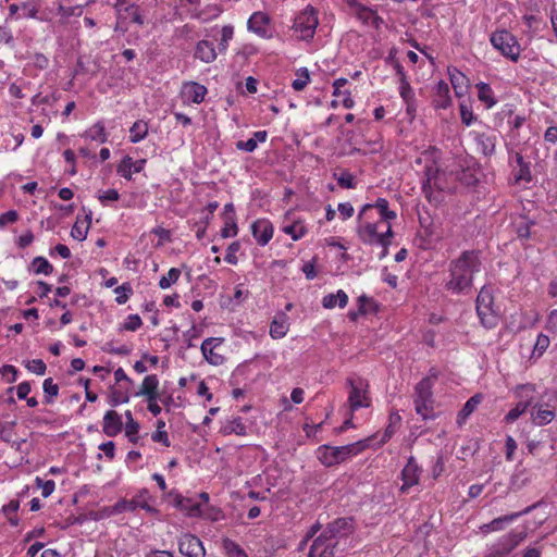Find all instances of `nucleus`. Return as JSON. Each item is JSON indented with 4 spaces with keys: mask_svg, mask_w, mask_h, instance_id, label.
<instances>
[{
    "mask_svg": "<svg viewBox=\"0 0 557 557\" xmlns=\"http://www.w3.org/2000/svg\"><path fill=\"white\" fill-rule=\"evenodd\" d=\"M222 9L218 4H208L203 9L193 14V17L200 20L202 23H207L220 16Z\"/></svg>",
    "mask_w": 557,
    "mask_h": 557,
    "instance_id": "58836bf2",
    "label": "nucleus"
},
{
    "mask_svg": "<svg viewBox=\"0 0 557 557\" xmlns=\"http://www.w3.org/2000/svg\"><path fill=\"white\" fill-rule=\"evenodd\" d=\"M152 497L147 488H141L132 499H120L116 502L110 513L119 515L123 512H133L143 509L147 512L154 513L157 510L151 505Z\"/></svg>",
    "mask_w": 557,
    "mask_h": 557,
    "instance_id": "423d86ee",
    "label": "nucleus"
},
{
    "mask_svg": "<svg viewBox=\"0 0 557 557\" xmlns=\"http://www.w3.org/2000/svg\"><path fill=\"white\" fill-rule=\"evenodd\" d=\"M224 548L231 557H248L244 549L234 541H224Z\"/></svg>",
    "mask_w": 557,
    "mask_h": 557,
    "instance_id": "bf43d9fd",
    "label": "nucleus"
},
{
    "mask_svg": "<svg viewBox=\"0 0 557 557\" xmlns=\"http://www.w3.org/2000/svg\"><path fill=\"white\" fill-rule=\"evenodd\" d=\"M321 304L325 309H334L335 307L345 308L348 304V295L343 289L323 296Z\"/></svg>",
    "mask_w": 557,
    "mask_h": 557,
    "instance_id": "473e14b6",
    "label": "nucleus"
},
{
    "mask_svg": "<svg viewBox=\"0 0 557 557\" xmlns=\"http://www.w3.org/2000/svg\"><path fill=\"white\" fill-rule=\"evenodd\" d=\"M289 326V317L284 312H278L270 323L269 334L273 339H281L287 335Z\"/></svg>",
    "mask_w": 557,
    "mask_h": 557,
    "instance_id": "b1692460",
    "label": "nucleus"
},
{
    "mask_svg": "<svg viewBox=\"0 0 557 557\" xmlns=\"http://www.w3.org/2000/svg\"><path fill=\"white\" fill-rule=\"evenodd\" d=\"M396 218V211L389 208L385 198L363 205L356 218V235L359 242L366 246L385 245L387 238H394L392 223Z\"/></svg>",
    "mask_w": 557,
    "mask_h": 557,
    "instance_id": "f257e3e1",
    "label": "nucleus"
},
{
    "mask_svg": "<svg viewBox=\"0 0 557 557\" xmlns=\"http://www.w3.org/2000/svg\"><path fill=\"white\" fill-rule=\"evenodd\" d=\"M349 385L348 404L351 411L360 408H368L371 405L369 395V383L362 377H349L347 380Z\"/></svg>",
    "mask_w": 557,
    "mask_h": 557,
    "instance_id": "6e6552de",
    "label": "nucleus"
},
{
    "mask_svg": "<svg viewBox=\"0 0 557 557\" xmlns=\"http://www.w3.org/2000/svg\"><path fill=\"white\" fill-rule=\"evenodd\" d=\"M357 451L358 449L355 444L345 446L322 445L317 450V457L325 467H333L346 461L356 455Z\"/></svg>",
    "mask_w": 557,
    "mask_h": 557,
    "instance_id": "0eeeda50",
    "label": "nucleus"
},
{
    "mask_svg": "<svg viewBox=\"0 0 557 557\" xmlns=\"http://www.w3.org/2000/svg\"><path fill=\"white\" fill-rule=\"evenodd\" d=\"M348 12L362 24L377 28L382 20L376 15L375 11L361 4L358 0H346Z\"/></svg>",
    "mask_w": 557,
    "mask_h": 557,
    "instance_id": "4468645a",
    "label": "nucleus"
},
{
    "mask_svg": "<svg viewBox=\"0 0 557 557\" xmlns=\"http://www.w3.org/2000/svg\"><path fill=\"white\" fill-rule=\"evenodd\" d=\"M433 104L436 109H447L451 106L449 86L444 81H440L434 87Z\"/></svg>",
    "mask_w": 557,
    "mask_h": 557,
    "instance_id": "c756f323",
    "label": "nucleus"
},
{
    "mask_svg": "<svg viewBox=\"0 0 557 557\" xmlns=\"http://www.w3.org/2000/svg\"><path fill=\"white\" fill-rule=\"evenodd\" d=\"M195 58L205 63H212L216 59V52L213 44L209 40H200L196 45Z\"/></svg>",
    "mask_w": 557,
    "mask_h": 557,
    "instance_id": "2f4dec72",
    "label": "nucleus"
},
{
    "mask_svg": "<svg viewBox=\"0 0 557 557\" xmlns=\"http://www.w3.org/2000/svg\"><path fill=\"white\" fill-rule=\"evenodd\" d=\"M269 17L263 12H255L248 20V29L260 37H268Z\"/></svg>",
    "mask_w": 557,
    "mask_h": 557,
    "instance_id": "c85d7f7f",
    "label": "nucleus"
},
{
    "mask_svg": "<svg viewBox=\"0 0 557 557\" xmlns=\"http://www.w3.org/2000/svg\"><path fill=\"white\" fill-rule=\"evenodd\" d=\"M296 78L293 81V88L297 91L304 90L310 83V74L308 69L301 67L296 72Z\"/></svg>",
    "mask_w": 557,
    "mask_h": 557,
    "instance_id": "8fccbe9b",
    "label": "nucleus"
},
{
    "mask_svg": "<svg viewBox=\"0 0 557 557\" xmlns=\"http://www.w3.org/2000/svg\"><path fill=\"white\" fill-rule=\"evenodd\" d=\"M478 99L485 106L486 109L493 108L497 103V99L492 87L483 82L476 84Z\"/></svg>",
    "mask_w": 557,
    "mask_h": 557,
    "instance_id": "f704fd0d",
    "label": "nucleus"
},
{
    "mask_svg": "<svg viewBox=\"0 0 557 557\" xmlns=\"http://www.w3.org/2000/svg\"><path fill=\"white\" fill-rule=\"evenodd\" d=\"M159 388V379L156 374H149L144 377L143 383L138 392L135 393V396H144L146 399L151 397L160 396L158 393Z\"/></svg>",
    "mask_w": 557,
    "mask_h": 557,
    "instance_id": "7c9ffc66",
    "label": "nucleus"
},
{
    "mask_svg": "<svg viewBox=\"0 0 557 557\" xmlns=\"http://www.w3.org/2000/svg\"><path fill=\"white\" fill-rule=\"evenodd\" d=\"M481 269L479 253L473 250L463 251L448 267L445 288L453 294H466L472 287L473 276Z\"/></svg>",
    "mask_w": 557,
    "mask_h": 557,
    "instance_id": "f03ea898",
    "label": "nucleus"
},
{
    "mask_svg": "<svg viewBox=\"0 0 557 557\" xmlns=\"http://www.w3.org/2000/svg\"><path fill=\"white\" fill-rule=\"evenodd\" d=\"M18 508H20L18 500H11L9 504H7L2 507L3 513L8 517L10 523L13 525L17 524V520L13 519L11 515H15L16 511L18 510Z\"/></svg>",
    "mask_w": 557,
    "mask_h": 557,
    "instance_id": "e2e57ef3",
    "label": "nucleus"
},
{
    "mask_svg": "<svg viewBox=\"0 0 557 557\" xmlns=\"http://www.w3.org/2000/svg\"><path fill=\"white\" fill-rule=\"evenodd\" d=\"M149 132L148 122L145 120H137L129 128V141L137 144L144 140Z\"/></svg>",
    "mask_w": 557,
    "mask_h": 557,
    "instance_id": "e433bc0d",
    "label": "nucleus"
},
{
    "mask_svg": "<svg viewBox=\"0 0 557 557\" xmlns=\"http://www.w3.org/2000/svg\"><path fill=\"white\" fill-rule=\"evenodd\" d=\"M318 25L317 10L311 5H307L295 16L293 30L299 39L311 40L314 37Z\"/></svg>",
    "mask_w": 557,
    "mask_h": 557,
    "instance_id": "39448f33",
    "label": "nucleus"
},
{
    "mask_svg": "<svg viewBox=\"0 0 557 557\" xmlns=\"http://www.w3.org/2000/svg\"><path fill=\"white\" fill-rule=\"evenodd\" d=\"M555 410L547 405L535 404L531 409V420L535 425H546L555 418Z\"/></svg>",
    "mask_w": 557,
    "mask_h": 557,
    "instance_id": "bb28decb",
    "label": "nucleus"
},
{
    "mask_svg": "<svg viewBox=\"0 0 557 557\" xmlns=\"http://www.w3.org/2000/svg\"><path fill=\"white\" fill-rule=\"evenodd\" d=\"M83 137L92 141L104 144L108 140L104 123L102 121L96 122L85 131Z\"/></svg>",
    "mask_w": 557,
    "mask_h": 557,
    "instance_id": "c9c22d12",
    "label": "nucleus"
},
{
    "mask_svg": "<svg viewBox=\"0 0 557 557\" xmlns=\"http://www.w3.org/2000/svg\"><path fill=\"white\" fill-rule=\"evenodd\" d=\"M180 553L186 557H205L202 542L195 535L186 533L178 541Z\"/></svg>",
    "mask_w": 557,
    "mask_h": 557,
    "instance_id": "dca6fc26",
    "label": "nucleus"
},
{
    "mask_svg": "<svg viewBox=\"0 0 557 557\" xmlns=\"http://www.w3.org/2000/svg\"><path fill=\"white\" fill-rule=\"evenodd\" d=\"M143 324V321L138 314H129L126 317L123 329L126 331L135 332L137 331Z\"/></svg>",
    "mask_w": 557,
    "mask_h": 557,
    "instance_id": "680f3d73",
    "label": "nucleus"
},
{
    "mask_svg": "<svg viewBox=\"0 0 557 557\" xmlns=\"http://www.w3.org/2000/svg\"><path fill=\"white\" fill-rule=\"evenodd\" d=\"M491 46L505 59L518 62L522 47L518 38L507 29H496L490 35Z\"/></svg>",
    "mask_w": 557,
    "mask_h": 557,
    "instance_id": "7ed1b4c3",
    "label": "nucleus"
},
{
    "mask_svg": "<svg viewBox=\"0 0 557 557\" xmlns=\"http://www.w3.org/2000/svg\"><path fill=\"white\" fill-rule=\"evenodd\" d=\"M32 268L36 274L49 275L53 271L52 264L44 257H36L32 262Z\"/></svg>",
    "mask_w": 557,
    "mask_h": 557,
    "instance_id": "09e8293b",
    "label": "nucleus"
},
{
    "mask_svg": "<svg viewBox=\"0 0 557 557\" xmlns=\"http://www.w3.org/2000/svg\"><path fill=\"white\" fill-rule=\"evenodd\" d=\"M334 528L335 524L331 525L313 541L308 557H333L334 547L336 542L334 541Z\"/></svg>",
    "mask_w": 557,
    "mask_h": 557,
    "instance_id": "f8f14e48",
    "label": "nucleus"
},
{
    "mask_svg": "<svg viewBox=\"0 0 557 557\" xmlns=\"http://www.w3.org/2000/svg\"><path fill=\"white\" fill-rule=\"evenodd\" d=\"M234 36V27L231 25H225L221 30V40L219 42V51L225 52L227 50L230 41Z\"/></svg>",
    "mask_w": 557,
    "mask_h": 557,
    "instance_id": "864d4df0",
    "label": "nucleus"
},
{
    "mask_svg": "<svg viewBox=\"0 0 557 557\" xmlns=\"http://www.w3.org/2000/svg\"><path fill=\"white\" fill-rule=\"evenodd\" d=\"M476 312L485 327H493L497 323V312L490 288L483 286L476 297Z\"/></svg>",
    "mask_w": 557,
    "mask_h": 557,
    "instance_id": "1a4fd4ad",
    "label": "nucleus"
},
{
    "mask_svg": "<svg viewBox=\"0 0 557 557\" xmlns=\"http://www.w3.org/2000/svg\"><path fill=\"white\" fill-rule=\"evenodd\" d=\"M0 373L8 377V382L13 383L17 380V369L11 364H4L0 368Z\"/></svg>",
    "mask_w": 557,
    "mask_h": 557,
    "instance_id": "774afa93",
    "label": "nucleus"
},
{
    "mask_svg": "<svg viewBox=\"0 0 557 557\" xmlns=\"http://www.w3.org/2000/svg\"><path fill=\"white\" fill-rule=\"evenodd\" d=\"M177 507H180L182 510L186 511V513L190 517H199L202 515L200 504L195 503L190 498H180L177 500Z\"/></svg>",
    "mask_w": 557,
    "mask_h": 557,
    "instance_id": "c03bdc74",
    "label": "nucleus"
},
{
    "mask_svg": "<svg viewBox=\"0 0 557 557\" xmlns=\"http://www.w3.org/2000/svg\"><path fill=\"white\" fill-rule=\"evenodd\" d=\"M25 367L28 371L37 375H44L47 370L46 363L41 359L28 360L25 362Z\"/></svg>",
    "mask_w": 557,
    "mask_h": 557,
    "instance_id": "13d9d810",
    "label": "nucleus"
},
{
    "mask_svg": "<svg viewBox=\"0 0 557 557\" xmlns=\"http://www.w3.org/2000/svg\"><path fill=\"white\" fill-rule=\"evenodd\" d=\"M482 399H483V396L481 394H475L472 397H470L463 405L460 412L458 413V418H457L458 423H462L463 421H466L468 419V417L481 404Z\"/></svg>",
    "mask_w": 557,
    "mask_h": 557,
    "instance_id": "4c0bfd02",
    "label": "nucleus"
},
{
    "mask_svg": "<svg viewBox=\"0 0 557 557\" xmlns=\"http://www.w3.org/2000/svg\"><path fill=\"white\" fill-rule=\"evenodd\" d=\"M433 385V379L423 377L414 388V410L423 420L435 418Z\"/></svg>",
    "mask_w": 557,
    "mask_h": 557,
    "instance_id": "20e7f679",
    "label": "nucleus"
},
{
    "mask_svg": "<svg viewBox=\"0 0 557 557\" xmlns=\"http://www.w3.org/2000/svg\"><path fill=\"white\" fill-rule=\"evenodd\" d=\"M38 13L37 5L32 1L21 3L20 14L17 18H35Z\"/></svg>",
    "mask_w": 557,
    "mask_h": 557,
    "instance_id": "5fc2aeb1",
    "label": "nucleus"
},
{
    "mask_svg": "<svg viewBox=\"0 0 557 557\" xmlns=\"http://www.w3.org/2000/svg\"><path fill=\"white\" fill-rule=\"evenodd\" d=\"M251 233L258 245L265 246L273 237L274 227L270 220L258 219L251 224Z\"/></svg>",
    "mask_w": 557,
    "mask_h": 557,
    "instance_id": "6ab92c4d",
    "label": "nucleus"
},
{
    "mask_svg": "<svg viewBox=\"0 0 557 557\" xmlns=\"http://www.w3.org/2000/svg\"><path fill=\"white\" fill-rule=\"evenodd\" d=\"M238 233L236 219L233 215L225 216L224 226L221 230V236L223 238L235 237Z\"/></svg>",
    "mask_w": 557,
    "mask_h": 557,
    "instance_id": "603ef678",
    "label": "nucleus"
},
{
    "mask_svg": "<svg viewBox=\"0 0 557 557\" xmlns=\"http://www.w3.org/2000/svg\"><path fill=\"white\" fill-rule=\"evenodd\" d=\"M447 73L456 97H463L469 86L468 77L455 66H448Z\"/></svg>",
    "mask_w": 557,
    "mask_h": 557,
    "instance_id": "393cba45",
    "label": "nucleus"
},
{
    "mask_svg": "<svg viewBox=\"0 0 557 557\" xmlns=\"http://www.w3.org/2000/svg\"><path fill=\"white\" fill-rule=\"evenodd\" d=\"M131 399L129 393L127 389L111 388L108 395V404L112 407H117L122 404H127Z\"/></svg>",
    "mask_w": 557,
    "mask_h": 557,
    "instance_id": "ea45409f",
    "label": "nucleus"
},
{
    "mask_svg": "<svg viewBox=\"0 0 557 557\" xmlns=\"http://www.w3.org/2000/svg\"><path fill=\"white\" fill-rule=\"evenodd\" d=\"M42 389L46 397V403L51 404L53 403V398L58 396L59 394V386L53 382L51 377H48L42 383Z\"/></svg>",
    "mask_w": 557,
    "mask_h": 557,
    "instance_id": "3c124183",
    "label": "nucleus"
},
{
    "mask_svg": "<svg viewBox=\"0 0 557 557\" xmlns=\"http://www.w3.org/2000/svg\"><path fill=\"white\" fill-rule=\"evenodd\" d=\"M84 214H78L76 221L71 230V236L78 242L86 239L88 231L91 225L92 212L90 210L83 209Z\"/></svg>",
    "mask_w": 557,
    "mask_h": 557,
    "instance_id": "aec40b11",
    "label": "nucleus"
},
{
    "mask_svg": "<svg viewBox=\"0 0 557 557\" xmlns=\"http://www.w3.org/2000/svg\"><path fill=\"white\" fill-rule=\"evenodd\" d=\"M146 165L145 159L134 161L129 156L124 157L117 165L116 172L127 181L132 180L134 173H139Z\"/></svg>",
    "mask_w": 557,
    "mask_h": 557,
    "instance_id": "4be33fe9",
    "label": "nucleus"
},
{
    "mask_svg": "<svg viewBox=\"0 0 557 557\" xmlns=\"http://www.w3.org/2000/svg\"><path fill=\"white\" fill-rule=\"evenodd\" d=\"M207 92L206 86L197 82H185L181 87L180 97L184 104H199L205 100Z\"/></svg>",
    "mask_w": 557,
    "mask_h": 557,
    "instance_id": "2eb2a0df",
    "label": "nucleus"
},
{
    "mask_svg": "<svg viewBox=\"0 0 557 557\" xmlns=\"http://www.w3.org/2000/svg\"><path fill=\"white\" fill-rule=\"evenodd\" d=\"M336 180L338 185L343 188H356L355 176L347 171L339 173Z\"/></svg>",
    "mask_w": 557,
    "mask_h": 557,
    "instance_id": "052dcab7",
    "label": "nucleus"
},
{
    "mask_svg": "<svg viewBox=\"0 0 557 557\" xmlns=\"http://www.w3.org/2000/svg\"><path fill=\"white\" fill-rule=\"evenodd\" d=\"M224 339L221 337H208L206 338L200 350L203 359L211 366H221L225 361V357L221 352Z\"/></svg>",
    "mask_w": 557,
    "mask_h": 557,
    "instance_id": "ddd939ff",
    "label": "nucleus"
},
{
    "mask_svg": "<svg viewBox=\"0 0 557 557\" xmlns=\"http://www.w3.org/2000/svg\"><path fill=\"white\" fill-rule=\"evenodd\" d=\"M125 10L134 23H136L140 26H143L145 24V18L141 15L137 5L131 4Z\"/></svg>",
    "mask_w": 557,
    "mask_h": 557,
    "instance_id": "69168bd1",
    "label": "nucleus"
},
{
    "mask_svg": "<svg viewBox=\"0 0 557 557\" xmlns=\"http://www.w3.org/2000/svg\"><path fill=\"white\" fill-rule=\"evenodd\" d=\"M36 486L41 490V495L46 498L49 497L55 490V483L53 480H42L37 476L35 479Z\"/></svg>",
    "mask_w": 557,
    "mask_h": 557,
    "instance_id": "6e6d98bb",
    "label": "nucleus"
},
{
    "mask_svg": "<svg viewBox=\"0 0 557 557\" xmlns=\"http://www.w3.org/2000/svg\"><path fill=\"white\" fill-rule=\"evenodd\" d=\"M399 95L406 104L407 114L413 116L417 110L416 96L407 78L399 79Z\"/></svg>",
    "mask_w": 557,
    "mask_h": 557,
    "instance_id": "a878e982",
    "label": "nucleus"
},
{
    "mask_svg": "<svg viewBox=\"0 0 557 557\" xmlns=\"http://www.w3.org/2000/svg\"><path fill=\"white\" fill-rule=\"evenodd\" d=\"M124 414L126 418L125 435L132 443H137V441L139 438L138 437L139 424L137 421L134 420L131 410H126Z\"/></svg>",
    "mask_w": 557,
    "mask_h": 557,
    "instance_id": "79ce46f5",
    "label": "nucleus"
},
{
    "mask_svg": "<svg viewBox=\"0 0 557 557\" xmlns=\"http://www.w3.org/2000/svg\"><path fill=\"white\" fill-rule=\"evenodd\" d=\"M476 144L478 150L484 156H492L495 152L496 136L491 132H476L471 133Z\"/></svg>",
    "mask_w": 557,
    "mask_h": 557,
    "instance_id": "5701e85b",
    "label": "nucleus"
},
{
    "mask_svg": "<svg viewBox=\"0 0 557 557\" xmlns=\"http://www.w3.org/2000/svg\"><path fill=\"white\" fill-rule=\"evenodd\" d=\"M122 418L116 411L109 410L104 413L102 430L106 435L115 436L122 431Z\"/></svg>",
    "mask_w": 557,
    "mask_h": 557,
    "instance_id": "cd10ccee",
    "label": "nucleus"
},
{
    "mask_svg": "<svg viewBox=\"0 0 557 557\" xmlns=\"http://www.w3.org/2000/svg\"><path fill=\"white\" fill-rule=\"evenodd\" d=\"M550 339L547 335L540 333L532 350V358H540L549 347Z\"/></svg>",
    "mask_w": 557,
    "mask_h": 557,
    "instance_id": "de8ad7c7",
    "label": "nucleus"
},
{
    "mask_svg": "<svg viewBox=\"0 0 557 557\" xmlns=\"http://www.w3.org/2000/svg\"><path fill=\"white\" fill-rule=\"evenodd\" d=\"M268 139V132L267 131H258L252 134V137H250L247 140H239L236 143V148L238 150L247 151V152H253L259 144L265 143Z\"/></svg>",
    "mask_w": 557,
    "mask_h": 557,
    "instance_id": "72a5a7b5",
    "label": "nucleus"
},
{
    "mask_svg": "<svg viewBox=\"0 0 557 557\" xmlns=\"http://www.w3.org/2000/svg\"><path fill=\"white\" fill-rule=\"evenodd\" d=\"M182 272L180 269L177 268H171L168 273L163 276H161V278L159 280V287L161 289H168L170 288L173 284H175L180 276H181Z\"/></svg>",
    "mask_w": 557,
    "mask_h": 557,
    "instance_id": "49530a36",
    "label": "nucleus"
},
{
    "mask_svg": "<svg viewBox=\"0 0 557 557\" xmlns=\"http://www.w3.org/2000/svg\"><path fill=\"white\" fill-rule=\"evenodd\" d=\"M281 231L296 242L304 238L308 234L309 228L304 219H290L288 213L285 215L284 225L281 227Z\"/></svg>",
    "mask_w": 557,
    "mask_h": 557,
    "instance_id": "f3484780",
    "label": "nucleus"
},
{
    "mask_svg": "<svg viewBox=\"0 0 557 557\" xmlns=\"http://www.w3.org/2000/svg\"><path fill=\"white\" fill-rule=\"evenodd\" d=\"M239 248H240V244L238 242H234L227 247V252L224 258L227 263H230V264L237 263L238 260L236 257V252L239 250Z\"/></svg>",
    "mask_w": 557,
    "mask_h": 557,
    "instance_id": "338daca9",
    "label": "nucleus"
},
{
    "mask_svg": "<svg viewBox=\"0 0 557 557\" xmlns=\"http://www.w3.org/2000/svg\"><path fill=\"white\" fill-rule=\"evenodd\" d=\"M98 200L103 207H111L114 202L120 200L121 196L114 188L100 190L97 195Z\"/></svg>",
    "mask_w": 557,
    "mask_h": 557,
    "instance_id": "a18cd8bd",
    "label": "nucleus"
},
{
    "mask_svg": "<svg viewBox=\"0 0 557 557\" xmlns=\"http://www.w3.org/2000/svg\"><path fill=\"white\" fill-rule=\"evenodd\" d=\"M219 433L223 436L232 434L237 436H246L248 434V426L245 424L242 417H231L222 421Z\"/></svg>",
    "mask_w": 557,
    "mask_h": 557,
    "instance_id": "412c9836",
    "label": "nucleus"
},
{
    "mask_svg": "<svg viewBox=\"0 0 557 557\" xmlns=\"http://www.w3.org/2000/svg\"><path fill=\"white\" fill-rule=\"evenodd\" d=\"M534 393L535 388L532 384H524L517 387L516 395L520 400L505 416L504 420L506 423L515 422L532 406Z\"/></svg>",
    "mask_w": 557,
    "mask_h": 557,
    "instance_id": "9b49d317",
    "label": "nucleus"
},
{
    "mask_svg": "<svg viewBox=\"0 0 557 557\" xmlns=\"http://www.w3.org/2000/svg\"><path fill=\"white\" fill-rule=\"evenodd\" d=\"M545 329L554 334H557V309H552L545 321Z\"/></svg>",
    "mask_w": 557,
    "mask_h": 557,
    "instance_id": "0e129e2a",
    "label": "nucleus"
},
{
    "mask_svg": "<svg viewBox=\"0 0 557 557\" xmlns=\"http://www.w3.org/2000/svg\"><path fill=\"white\" fill-rule=\"evenodd\" d=\"M523 537L521 534L509 533L504 535L496 545L508 555L512 549H515L519 545Z\"/></svg>",
    "mask_w": 557,
    "mask_h": 557,
    "instance_id": "a19ab883",
    "label": "nucleus"
},
{
    "mask_svg": "<svg viewBox=\"0 0 557 557\" xmlns=\"http://www.w3.org/2000/svg\"><path fill=\"white\" fill-rule=\"evenodd\" d=\"M518 516H519V513H513V515H510V516H504V517L496 518V519L492 520L490 523H486V524L482 525L481 529H482L483 532L499 531L506 524H508L511 521H513Z\"/></svg>",
    "mask_w": 557,
    "mask_h": 557,
    "instance_id": "37998d69",
    "label": "nucleus"
},
{
    "mask_svg": "<svg viewBox=\"0 0 557 557\" xmlns=\"http://www.w3.org/2000/svg\"><path fill=\"white\" fill-rule=\"evenodd\" d=\"M422 469L413 457H410L401 471L403 485L401 492H407L410 487L417 485L420 481Z\"/></svg>",
    "mask_w": 557,
    "mask_h": 557,
    "instance_id": "a211bd4d",
    "label": "nucleus"
},
{
    "mask_svg": "<svg viewBox=\"0 0 557 557\" xmlns=\"http://www.w3.org/2000/svg\"><path fill=\"white\" fill-rule=\"evenodd\" d=\"M438 156V150L436 148L430 147L428 150L423 151L421 157L417 160L418 163L425 162V182L423 183L424 189L426 187L443 189V185L440 181L438 168L436 164Z\"/></svg>",
    "mask_w": 557,
    "mask_h": 557,
    "instance_id": "9d476101",
    "label": "nucleus"
},
{
    "mask_svg": "<svg viewBox=\"0 0 557 557\" xmlns=\"http://www.w3.org/2000/svg\"><path fill=\"white\" fill-rule=\"evenodd\" d=\"M114 293L116 294V298H115L116 302L119 305H123L128 300L133 290H132V287L129 286V284H122L121 286H117L114 289Z\"/></svg>",
    "mask_w": 557,
    "mask_h": 557,
    "instance_id": "4d7b16f0",
    "label": "nucleus"
}]
</instances>
